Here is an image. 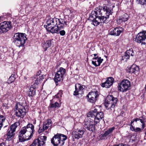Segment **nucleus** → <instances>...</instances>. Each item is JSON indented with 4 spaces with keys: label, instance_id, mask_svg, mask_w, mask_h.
I'll use <instances>...</instances> for the list:
<instances>
[{
    "label": "nucleus",
    "instance_id": "nucleus-25",
    "mask_svg": "<svg viewBox=\"0 0 146 146\" xmlns=\"http://www.w3.org/2000/svg\"><path fill=\"white\" fill-rule=\"evenodd\" d=\"M52 123L50 119H47L44 123L43 126L45 129H47L49 127L52 125Z\"/></svg>",
    "mask_w": 146,
    "mask_h": 146
},
{
    "label": "nucleus",
    "instance_id": "nucleus-14",
    "mask_svg": "<svg viewBox=\"0 0 146 146\" xmlns=\"http://www.w3.org/2000/svg\"><path fill=\"white\" fill-rule=\"evenodd\" d=\"M11 28V21H4L0 24V32L5 33L8 31Z\"/></svg>",
    "mask_w": 146,
    "mask_h": 146
},
{
    "label": "nucleus",
    "instance_id": "nucleus-30",
    "mask_svg": "<svg viewBox=\"0 0 146 146\" xmlns=\"http://www.w3.org/2000/svg\"><path fill=\"white\" fill-rule=\"evenodd\" d=\"M130 129L131 131H134L135 132L139 131L141 130V129L140 128L137 127L135 129V128L132 126V125H130Z\"/></svg>",
    "mask_w": 146,
    "mask_h": 146
},
{
    "label": "nucleus",
    "instance_id": "nucleus-51",
    "mask_svg": "<svg viewBox=\"0 0 146 146\" xmlns=\"http://www.w3.org/2000/svg\"><path fill=\"white\" fill-rule=\"evenodd\" d=\"M126 55H127V51L126 52L125 54L124 55V57L126 56Z\"/></svg>",
    "mask_w": 146,
    "mask_h": 146
},
{
    "label": "nucleus",
    "instance_id": "nucleus-45",
    "mask_svg": "<svg viewBox=\"0 0 146 146\" xmlns=\"http://www.w3.org/2000/svg\"><path fill=\"white\" fill-rule=\"evenodd\" d=\"M41 73V71L40 70H39L38 71V72L37 73V75L36 76V78Z\"/></svg>",
    "mask_w": 146,
    "mask_h": 146
},
{
    "label": "nucleus",
    "instance_id": "nucleus-11",
    "mask_svg": "<svg viewBox=\"0 0 146 146\" xmlns=\"http://www.w3.org/2000/svg\"><path fill=\"white\" fill-rule=\"evenodd\" d=\"M130 85V82L127 80H123L119 84L118 90L121 92H125L129 89Z\"/></svg>",
    "mask_w": 146,
    "mask_h": 146
},
{
    "label": "nucleus",
    "instance_id": "nucleus-37",
    "mask_svg": "<svg viewBox=\"0 0 146 146\" xmlns=\"http://www.w3.org/2000/svg\"><path fill=\"white\" fill-rule=\"evenodd\" d=\"M75 90L74 92V95L75 96H76L79 94V92H80L79 90L77 87L76 85H75Z\"/></svg>",
    "mask_w": 146,
    "mask_h": 146
},
{
    "label": "nucleus",
    "instance_id": "nucleus-6",
    "mask_svg": "<svg viewBox=\"0 0 146 146\" xmlns=\"http://www.w3.org/2000/svg\"><path fill=\"white\" fill-rule=\"evenodd\" d=\"M95 10L96 11L98 15L100 17H104L105 18L104 19L105 22H108V21H106V19L109 18V15L112 14V12L109 8L106 6L99 7L96 8Z\"/></svg>",
    "mask_w": 146,
    "mask_h": 146
},
{
    "label": "nucleus",
    "instance_id": "nucleus-4",
    "mask_svg": "<svg viewBox=\"0 0 146 146\" xmlns=\"http://www.w3.org/2000/svg\"><path fill=\"white\" fill-rule=\"evenodd\" d=\"M89 18L90 20L92 22L93 25L95 26H97L100 23H108V22H105L104 19L105 18L104 17H100L98 13L95 10V11L92 12Z\"/></svg>",
    "mask_w": 146,
    "mask_h": 146
},
{
    "label": "nucleus",
    "instance_id": "nucleus-35",
    "mask_svg": "<svg viewBox=\"0 0 146 146\" xmlns=\"http://www.w3.org/2000/svg\"><path fill=\"white\" fill-rule=\"evenodd\" d=\"M115 33H117L116 36H118L122 32V31L119 29V28L117 27L115 28Z\"/></svg>",
    "mask_w": 146,
    "mask_h": 146
},
{
    "label": "nucleus",
    "instance_id": "nucleus-23",
    "mask_svg": "<svg viewBox=\"0 0 146 146\" xmlns=\"http://www.w3.org/2000/svg\"><path fill=\"white\" fill-rule=\"evenodd\" d=\"M51 45V40H46L44 41L42 44V46L44 50V51H46L48 48L50 47Z\"/></svg>",
    "mask_w": 146,
    "mask_h": 146
},
{
    "label": "nucleus",
    "instance_id": "nucleus-26",
    "mask_svg": "<svg viewBox=\"0 0 146 146\" xmlns=\"http://www.w3.org/2000/svg\"><path fill=\"white\" fill-rule=\"evenodd\" d=\"M35 90L33 87L29 88V90L28 91V95L29 96H32L35 94Z\"/></svg>",
    "mask_w": 146,
    "mask_h": 146
},
{
    "label": "nucleus",
    "instance_id": "nucleus-27",
    "mask_svg": "<svg viewBox=\"0 0 146 146\" xmlns=\"http://www.w3.org/2000/svg\"><path fill=\"white\" fill-rule=\"evenodd\" d=\"M128 16L127 14H125L123 15L120 17L119 19V21L125 22L127 21L128 19Z\"/></svg>",
    "mask_w": 146,
    "mask_h": 146
},
{
    "label": "nucleus",
    "instance_id": "nucleus-48",
    "mask_svg": "<svg viewBox=\"0 0 146 146\" xmlns=\"http://www.w3.org/2000/svg\"><path fill=\"white\" fill-rule=\"evenodd\" d=\"M139 120H140V121L142 123H144V119L143 120V119H139Z\"/></svg>",
    "mask_w": 146,
    "mask_h": 146
},
{
    "label": "nucleus",
    "instance_id": "nucleus-8",
    "mask_svg": "<svg viewBox=\"0 0 146 146\" xmlns=\"http://www.w3.org/2000/svg\"><path fill=\"white\" fill-rule=\"evenodd\" d=\"M15 111H16L15 115L20 118H23L26 113L25 108L22 106L20 103L17 104L15 107Z\"/></svg>",
    "mask_w": 146,
    "mask_h": 146
},
{
    "label": "nucleus",
    "instance_id": "nucleus-53",
    "mask_svg": "<svg viewBox=\"0 0 146 146\" xmlns=\"http://www.w3.org/2000/svg\"><path fill=\"white\" fill-rule=\"evenodd\" d=\"M145 91H146V85H145Z\"/></svg>",
    "mask_w": 146,
    "mask_h": 146
},
{
    "label": "nucleus",
    "instance_id": "nucleus-31",
    "mask_svg": "<svg viewBox=\"0 0 146 146\" xmlns=\"http://www.w3.org/2000/svg\"><path fill=\"white\" fill-rule=\"evenodd\" d=\"M109 34L111 35H114L116 36V35L115 31V28L112 29H110L109 31Z\"/></svg>",
    "mask_w": 146,
    "mask_h": 146
},
{
    "label": "nucleus",
    "instance_id": "nucleus-20",
    "mask_svg": "<svg viewBox=\"0 0 146 146\" xmlns=\"http://www.w3.org/2000/svg\"><path fill=\"white\" fill-rule=\"evenodd\" d=\"M129 72L131 73H134L136 75L139 73V68L138 66L135 64H133L129 69Z\"/></svg>",
    "mask_w": 146,
    "mask_h": 146
},
{
    "label": "nucleus",
    "instance_id": "nucleus-22",
    "mask_svg": "<svg viewBox=\"0 0 146 146\" xmlns=\"http://www.w3.org/2000/svg\"><path fill=\"white\" fill-rule=\"evenodd\" d=\"M93 60L92 61V64L95 66H100V64L102 62L103 60V59H101V57H96L93 58Z\"/></svg>",
    "mask_w": 146,
    "mask_h": 146
},
{
    "label": "nucleus",
    "instance_id": "nucleus-19",
    "mask_svg": "<svg viewBox=\"0 0 146 146\" xmlns=\"http://www.w3.org/2000/svg\"><path fill=\"white\" fill-rule=\"evenodd\" d=\"M115 129V128L114 127L109 128L108 130L105 131L104 134L101 135V139H106L107 137L110 135Z\"/></svg>",
    "mask_w": 146,
    "mask_h": 146
},
{
    "label": "nucleus",
    "instance_id": "nucleus-52",
    "mask_svg": "<svg viewBox=\"0 0 146 146\" xmlns=\"http://www.w3.org/2000/svg\"><path fill=\"white\" fill-rule=\"evenodd\" d=\"M94 56L95 57H96L97 55V54H94Z\"/></svg>",
    "mask_w": 146,
    "mask_h": 146
},
{
    "label": "nucleus",
    "instance_id": "nucleus-39",
    "mask_svg": "<svg viewBox=\"0 0 146 146\" xmlns=\"http://www.w3.org/2000/svg\"><path fill=\"white\" fill-rule=\"evenodd\" d=\"M62 92L61 91H59L58 93V94L55 96L56 97L59 98V97H61L62 95Z\"/></svg>",
    "mask_w": 146,
    "mask_h": 146
},
{
    "label": "nucleus",
    "instance_id": "nucleus-16",
    "mask_svg": "<svg viewBox=\"0 0 146 146\" xmlns=\"http://www.w3.org/2000/svg\"><path fill=\"white\" fill-rule=\"evenodd\" d=\"M46 136H41L40 139H35L29 146H41L45 143V141H46Z\"/></svg>",
    "mask_w": 146,
    "mask_h": 146
},
{
    "label": "nucleus",
    "instance_id": "nucleus-32",
    "mask_svg": "<svg viewBox=\"0 0 146 146\" xmlns=\"http://www.w3.org/2000/svg\"><path fill=\"white\" fill-rule=\"evenodd\" d=\"M127 54H128L129 55H131V56H133L134 55V54L133 52V50L131 48L129 50H127Z\"/></svg>",
    "mask_w": 146,
    "mask_h": 146
},
{
    "label": "nucleus",
    "instance_id": "nucleus-46",
    "mask_svg": "<svg viewBox=\"0 0 146 146\" xmlns=\"http://www.w3.org/2000/svg\"><path fill=\"white\" fill-rule=\"evenodd\" d=\"M127 55H126V56H125V58L126 59H129V57L130 55L128 54H127Z\"/></svg>",
    "mask_w": 146,
    "mask_h": 146
},
{
    "label": "nucleus",
    "instance_id": "nucleus-34",
    "mask_svg": "<svg viewBox=\"0 0 146 146\" xmlns=\"http://www.w3.org/2000/svg\"><path fill=\"white\" fill-rule=\"evenodd\" d=\"M138 3L142 5H146V0H136Z\"/></svg>",
    "mask_w": 146,
    "mask_h": 146
},
{
    "label": "nucleus",
    "instance_id": "nucleus-21",
    "mask_svg": "<svg viewBox=\"0 0 146 146\" xmlns=\"http://www.w3.org/2000/svg\"><path fill=\"white\" fill-rule=\"evenodd\" d=\"M104 115L102 112H99L97 111V114L94 118V122L96 123H99L100 120L104 117Z\"/></svg>",
    "mask_w": 146,
    "mask_h": 146
},
{
    "label": "nucleus",
    "instance_id": "nucleus-40",
    "mask_svg": "<svg viewBox=\"0 0 146 146\" xmlns=\"http://www.w3.org/2000/svg\"><path fill=\"white\" fill-rule=\"evenodd\" d=\"M60 35L61 36H64L65 34V32L64 30H62L59 32Z\"/></svg>",
    "mask_w": 146,
    "mask_h": 146
},
{
    "label": "nucleus",
    "instance_id": "nucleus-18",
    "mask_svg": "<svg viewBox=\"0 0 146 146\" xmlns=\"http://www.w3.org/2000/svg\"><path fill=\"white\" fill-rule=\"evenodd\" d=\"M113 81L114 79L113 78L109 77L105 82L102 84V86L103 87L109 88L112 85Z\"/></svg>",
    "mask_w": 146,
    "mask_h": 146
},
{
    "label": "nucleus",
    "instance_id": "nucleus-17",
    "mask_svg": "<svg viewBox=\"0 0 146 146\" xmlns=\"http://www.w3.org/2000/svg\"><path fill=\"white\" fill-rule=\"evenodd\" d=\"M84 131L81 130H76L72 132V137L73 139H79L82 137Z\"/></svg>",
    "mask_w": 146,
    "mask_h": 146
},
{
    "label": "nucleus",
    "instance_id": "nucleus-42",
    "mask_svg": "<svg viewBox=\"0 0 146 146\" xmlns=\"http://www.w3.org/2000/svg\"><path fill=\"white\" fill-rule=\"evenodd\" d=\"M139 119L138 118L133 119L131 122L130 125H132V123L135 121L137 122V121L139 120Z\"/></svg>",
    "mask_w": 146,
    "mask_h": 146
},
{
    "label": "nucleus",
    "instance_id": "nucleus-12",
    "mask_svg": "<svg viewBox=\"0 0 146 146\" xmlns=\"http://www.w3.org/2000/svg\"><path fill=\"white\" fill-rule=\"evenodd\" d=\"M66 70L63 68L61 67L55 74L54 80L56 83L60 82L63 80V78L65 74Z\"/></svg>",
    "mask_w": 146,
    "mask_h": 146
},
{
    "label": "nucleus",
    "instance_id": "nucleus-38",
    "mask_svg": "<svg viewBox=\"0 0 146 146\" xmlns=\"http://www.w3.org/2000/svg\"><path fill=\"white\" fill-rule=\"evenodd\" d=\"M46 130V129H45L43 127V126L42 127V128L40 127L39 129H38V133H41L42 132L44 131V130Z\"/></svg>",
    "mask_w": 146,
    "mask_h": 146
},
{
    "label": "nucleus",
    "instance_id": "nucleus-2",
    "mask_svg": "<svg viewBox=\"0 0 146 146\" xmlns=\"http://www.w3.org/2000/svg\"><path fill=\"white\" fill-rule=\"evenodd\" d=\"M34 131V127L32 124L29 123L26 127H22L19 132V141L23 142L30 140Z\"/></svg>",
    "mask_w": 146,
    "mask_h": 146
},
{
    "label": "nucleus",
    "instance_id": "nucleus-43",
    "mask_svg": "<svg viewBox=\"0 0 146 146\" xmlns=\"http://www.w3.org/2000/svg\"><path fill=\"white\" fill-rule=\"evenodd\" d=\"M39 82H41V81H42L43 79H44V76H39Z\"/></svg>",
    "mask_w": 146,
    "mask_h": 146
},
{
    "label": "nucleus",
    "instance_id": "nucleus-1",
    "mask_svg": "<svg viewBox=\"0 0 146 146\" xmlns=\"http://www.w3.org/2000/svg\"><path fill=\"white\" fill-rule=\"evenodd\" d=\"M46 22L47 25H44V27L48 31L52 34H58L59 31L67 25L66 22L62 19L50 18L47 20Z\"/></svg>",
    "mask_w": 146,
    "mask_h": 146
},
{
    "label": "nucleus",
    "instance_id": "nucleus-10",
    "mask_svg": "<svg viewBox=\"0 0 146 146\" xmlns=\"http://www.w3.org/2000/svg\"><path fill=\"white\" fill-rule=\"evenodd\" d=\"M19 122H16L10 126L9 128L8 129V132L7 133V138L8 140H11L14 137V133L17 127L19 126Z\"/></svg>",
    "mask_w": 146,
    "mask_h": 146
},
{
    "label": "nucleus",
    "instance_id": "nucleus-36",
    "mask_svg": "<svg viewBox=\"0 0 146 146\" xmlns=\"http://www.w3.org/2000/svg\"><path fill=\"white\" fill-rule=\"evenodd\" d=\"M15 75L12 74L9 79V81H10L11 83L13 82L15 80Z\"/></svg>",
    "mask_w": 146,
    "mask_h": 146
},
{
    "label": "nucleus",
    "instance_id": "nucleus-33",
    "mask_svg": "<svg viewBox=\"0 0 146 146\" xmlns=\"http://www.w3.org/2000/svg\"><path fill=\"white\" fill-rule=\"evenodd\" d=\"M77 86V87L78 88L80 92L82 91V90L84 89L85 87V86L84 85H81L80 84H78L76 85Z\"/></svg>",
    "mask_w": 146,
    "mask_h": 146
},
{
    "label": "nucleus",
    "instance_id": "nucleus-5",
    "mask_svg": "<svg viewBox=\"0 0 146 146\" xmlns=\"http://www.w3.org/2000/svg\"><path fill=\"white\" fill-rule=\"evenodd\" d=\"M66 136L60 133H57L53 137L51 141V143L54 146H62L67 139Z\"/></svg>",
    "mask_w": 146,
    "mask_h": 146
},
{
    "label": "nucleus",
    "instance_id": "nucleus-13",
    "mask_svg": "<svg viewBox=\"0 0 146 146\" xmlns=\"http://www.w3.org/2000/svg\"><path fill=\"white\" fill-rule=\"evenodd\" d=\"M98 91H92L89 92L87 96L88 101L91 103L95 102L99 96Z\"/></svg>",
    "mask_w": 146,
    "mask_h": 146
},
{
    "label": "nucleus",
    "instance_id": "nucleus-29",
    "mask_svg": "<svg viewBox=\"0 0 146 146\" xmlns=\"http://www.w3.org/2000/svg\"><path fill=\"white\" fill-rule=\"evenodd\" d=\"M60 107L59 104L57 102H56L54 103L50 104L49 107L51 109H55L57 108Z\"/></svg>",
    "mask_w": 146,
    "mask_h": 146
},
{
    "label": "nucleus",
    "instance_id": "nucleus-15",
    "mask_svg": "<svg viewBox=\"0 0 146 146\" xmlns=\"http://www.w3.org/2000/svg\"><path fill=\"white\" fill-rule=\"evenodd\" d=\"M97 124L94 122V120L91 119L87 122H85L84 126L88 130L93 131L95 130V126Z\"/></svg>",
    "mask_w": 146,
    "mask_h": 146
},
{
    "label": "nucleus",
    "instance_id": "nucleus-24",
    "mask_svg": "<svg viewBox=\"0 0 146 146\" xmlns=\"http://www.w3.org/2000/svg\"><path fill=\"white\" fill-rule=\"evenodd\" d=\"M97 109H95L94 110L90 111L87 113V116L88 117L93 118L94 119V118L96 117V114H97Z\"/></svg>",
    "mask_w": 146,
    "mask_h": 146
},
{
    "label": "nucleus",
    "instance_id": "nucleus-49",
    "mask_svg": "<svg viewBox=\"0 0 146 146\" xmlns=\"http://www.w3.org/2000/svg\"><path fill=\"white\" fill-rule=\"evenodd\" d=\"M142 129H143L145 127V124L144 123H142Z\"/></svg>",
    "mask_w": 146,
    "mask_h": 146
},
{
    "label": "nucleus",
    "instance_id": "nucleus-41",
    "mask_svg": "<svg viewBox=\"0 0 146 146\" xmlns=\"http://www.w3.org/2000/svg\"><path fill=\"white\" fill-rule=\"evenodd\" d=\"M35 78H36V79L35 80V83L34 84H36L37 85L38 84H39V83L40 82H39V79L38 77H36V78L35 77Z\"/></svg>",
    "mask_w": 146,
    "mask_h": 146
},
{
    "label": "nucleus",
    "instance_id": "nucleus-7",
    "mask_svg": "<svg viewBox=\"0 0 146 146\" xmlns=\"http://www.w3.org/2000/svg\"><path fill=\"white\" fill-rule=\"evenodd\" d=\"M117 99L112 95L108 96L104 103V105L106 109H113L117 102Z\"/></svg>",
    "mask_w": 146,
    "mask_h": 146
},
{
    "label": "nucleus",
    "instance_id": "nucleus-44",
    "mask_svg": "<svg viewBox=\"0 0 146 146\" xmlns=\"http://www.w3.org/2000/svg\"><path fill=\"white\" fill-rule=\"evenodd\" d=\"M114 146H127V145L126 144L123 145L122 144H120L119 145H117Z\"/></svg>",
    "mask_w": 146,
    "mask_h": 146
},
{
    "label": "nucleus",
    "instance_id": "nucleus-54",
    "mask_svg": "<svg viewBox=\"0 0 146 146\" xmlns=\"http://www.w3.org/2000/svg\"><path fill=\"white\" fill-rule=\"evenodd\" d=\"M33 123L34 124H35V122H33Z\"/></svg>",
    "mask_w": 146,
    "mask_h": 146
},
{
    "label": "nucleus",
    "instance_id": "nucleus-9",
    "mask_svg": "<svg viewBox=\"0 0 146 146\" xmlns=\"http://www.w3.org/2000/svg\"><path fill=\"white\" fill-rule=\"evenodd\" d=\"M135 41L141 45L146 44V31H143L139 33L136 35Z\"/></svg>",
    "mask_w": 146,
    "mask_h": 146
},
{
    "label": "nucleus",
    "instance_id": "nucleus-28",
    "mask_svg": "<svg viewBox=\"0 0 146 146\" xmlns=\"http://www.w3.org/2000/svg\"><path fill=\"white\" fill-rule=\"evenodd\" d=\"M6 119L5 116L0 115V130L3 125V123Z\"/></svg>",
    "mask_w": 146,
    "mask_h": 146
},
{
    "label": "nucleus",
    "instance_id": "nucleus-50",
    "mask_svg": "<svg viewBox=\"0 0 146 146\" xmlns=\"http://www.w3.org/2000/svg\"><path fill=\"white\" fill-rule=\"evenodd\" d=\"M70 11V13H73V12H74V10L72 9H71L70 10H69Z\"/></svg>",
    "mask_w": 146,
    "mask_h": 146
},
{
    "label": "nucleus",
    "instance_id": "nucleus-55",
    "mask_svg": "<svg viewBox=\"0 0 146 146\" xmlns=\"http://www.w3.org/2000/svg\"><path fill=\"white\" fill-rule=\"evenodd\" d=\"M145 134H146V132H145Z\"/></svg>",
    "mask_w": 146,
    "mask_h": 146
},
{
    "label": "nucleus",
    "instance_id": "nucleus-3",
    "mask_svg": "<svg viewBox=\"0 0 146 146\" xmlns=\"http://www.w3.org/2000/svg\"><path fill=\"white\" fill-rule=\"evenodd\" d=\"M26 36V35L25 33H16L13 37V42L19 47L23 46L27 39Z\"/></svg>",
    "mask_w": 146,
    "mask_h": 146
},
{
    "label": "nucleus",
    "instance_id": "nucleus-47",
    "mask_svg": "<svg viewBox=\"0 0 146 146\" xmlns=\"http://www.w3.org/2000/svg\"><path fill=\"white\" fill-rule=\"evenodd\" d=\"M0 146H5V143L4 142L0 143Z\"/></svg>",
    "mask_w": 146,
    "mask_h": 146
}]
</instances>
